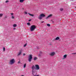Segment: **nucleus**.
<instances>
[{
    "label": "nucleus",
    "instance_id": "f257e3e1",
    "mask_svg": "<svg viewBox=\"0 0 76 76\" xmlns=\"http://www.w3.org/2000/svg\"><path fill=\"white\" fill-rule=\"evenodd\" d=\"M35 66L34 65H33L31 67V69H32V73L33 76H36L37 73H35L36 72V70H38L39 69V66L38 65H36ZM36 67V68H35Z\"/></svg>",
    "mask_w": 76,
    "mask_h": 76
},
{
    "label": "nucleus",
    "instance_id": "f03ea898",
    "mask_svg": "<svg viewBox=\"0 0 76 76\" xmlns=\"http://www.w3.org/2000/svg\"><path fill=\"white\" fill-rule=\"evenodd\" d=\"M36 28V26L35 25H33L31 26L30 27V31H34Z\"/></svg>",
    "mask_w": 76,
    "mask_h": 76
},
{
    "label": "nucleus",
    "instance_id": "7ed1b4c3",
    "mask_svg": "<svg viewBox=\"0 0 76 76\" xmlns=\"http://www.w3.org/2000/svg\"><path fill=\"white\" fill-rule=\"evenodd\" d=\"M15 59H12L10 60V61L9 64L11 65H12V64L15 63Z\"/></svg>",
    "mask_w": 76,
    "mask_h": 76
},
{
    "label": "nucleus",
    "instance_id": "20e7f679",
    "mask_svg": "<svg viewBox=\"0 0 76 76\" xmlns=\"http://www.w3.org/2000/svg\"><path fill=\"white\" fill-rule=\"evenodd\" d=\"M32 58V55H31L29 56V57L28 58V61L29 62H31V60Z\"/></svg>",
    "mask_w": 76,
    "mask_h": 76
},
{
    "label": "nucleus",
    "instance_id": "39448f33",
    "mask_svg": "<svg viewBox=\"0 0 76 76\" xmlns=\"http://www.w3.org/2000/svg\"><path fill=\"white\" fill-rule=\"evenodd\" d=\"M56 53L55 52H52L50 53V55L51 56H53L55 55Z\"/></svg>",
    "mask_w": 76,
    "mask_h": 76
},
{
    "label": "nucleus",
    "instance_id": "423d86ee",
    "mask_svg": "<svg viewBox=\"0 0 76 76\" xmlns=\"http://www.w3.org/2000/svg\"><path fill=\"white\" fill-rule=\"evenodd\" d=\"M22 49H20V50L19 52L18 53V56H20V54H21V53H22Z\"/></svg>",
    "mask_w": 76,
    "mask_h": 76
},
{
    "label": "nucleus",
    "instance_id": "0eeeda50",
    "mask_svg": "<svg viewBox=\"0 0 76 76\" xmlns=\"http://www.w3.org/2000/svg\"><path fill=\"white\" fill-rule=\"evenodd\" d=\"M52 16V15L50 14L49 15L48 17H47L46 18V19H49V18H50L51 16Z\"/></svg>",
    "mask_w": 76,
    "mask_h": 76
},
{
    "label": "nucleus",
    "instance_id": "6e6552de",
    "mask_svg": "<svg viewBox=\"0 0 76 76\" xmlns=\"http://www.w3.org/2000/svg\"><path fill=\"white\" fill-rule=\"evenodd\" d=\"M42 17H45V15L44 14H41L40 15Z\"/></svg>",
    "mask_w": 76,
    "mask_h": 76
},
{
    "label": "nucleus",
    "instance_id": "1a4fd4ad",
    "mask_svg": "<svg viewBox=\"0 0 76 76\" xmlns=\"http://www.w3.org/2000/svg\"><path fill=\"white\" fill-rule=\"evenodd\" d=\"M25 0H20V3H23Z\"/></svg>",
    "mask_w": 76,
    "mask_h": 76
},
{
    "label": "nucleus",
    "instance_id": "9d476101",
    "mask_svg": "<svg viewBox=\"0 0 76 76\" xmlns=\"http://www.w3.org/2000/svg\"><path fill=\"white\" fill-rule=\"evenodd\" d=\"M56 40H58V39H60V38L58 37H57L56 39Z\"/></svg>",
    "mask_w": 76,
    "mask_h": 76
},
{
    "label": "nucleus",
    "instance_id": "9b49d317",
    "mask_svg": "<svg viewBox=\"0 0 76 76\" xmlns=\"http://www.w3.org/2000/svg\"><path fill=\"white\" fill-rule=\"evenodd\" d=\"M37 57H35L34 58V61H35L36 60H37Z\"/></svg>",
    "mask_w": 76,
    "mask_h": 76
},
{
    "label": "nucleus",
    "instance_id": "f8f14e48",
    "mask_svg": "<svg viewBox=\"0 0 76 76\" xmlns=\"http://www.w3.org/2000/svg\"><path fill=\"white\" fill-rule=\"evenodd\" d=\"M28 14H29V15H30V16H32V17H33L34 16L33 15L29 13H28Z\"/></svg>",
    "mask_w": 76,
    "mask_h": 76
},
{
    "label": "nucleus",
    "instance_id": "ddd939ff",
    "mask_svg": "<svg viewBox=\"0 0 76 76\" xmlns=\"http://www.w3.org/2000/svg\"><path fill=\"white\" fill-rule=\"evenodd\" d=\"M38 18L39 19H42V17L41 15H40V16Z\"/></svg>",
    "mask_w": 76,
    "mask_h": 76
},
{
    "label": "nucleus",
    "instance_id": "4468645a",
    "mask_svg": "<svg viewBox=\"0 0 76 76\" xmlns=\"http://www.w3.org/2000/svg\"><path fill=\"white\" fill-rule=\"evenodd\" d=\"M13 26L15 28V27L17 26V25L14 24L13 25Z\"/></svg>",
    "mask_w": 76,
    "mask_h": 76
},
{
    "label": "nucleus",
    "instance_id": "2eb2a0df",
    "mask_svg": "<svg viewBox=\"0 0 76 76\" xmlns=\"http://www.w3.org/2000/svg\"><path fill=\"white\" fill-rule=\"evenodd\" d=\"M40 54L38 55V57H40L41 54V51H40Z\"/></svg>",
    "mask_w": 76,
    "mask_h": 76
},
{
    "label": "nucleus",
    "instance_id": "dca6fc26",
    "mask_svg": "<svg viewBox=\"0 0 76 76\" xmlns=\"http://www.w3.org/2000/svg\"><path fill=\"white\" fill-rule=\"evenodd\" d=\"M26 64L25 63L24 65L23 68H25V67H26Z\"/></svg>",
    "mask_w": 76,
    "mask_h": 76
},
{
    "label": "nucleus",
    "instance_id": "f3484780",
    "mask_svg": "<svg viewBox=\"0 0 76 76\" xmlns=\"http://www.w3.org/2000/svg\"><path fill=\"white\" fill-rule=\"evenodd\" d=\"M3 14H0V17H2V16H3Z\"/></svg>",
    "mask_w": 76,
    "mask_h": 76
},
{
    "label": "nucleus",
    "instance_id": "a211bd4d",
    "mask_svg": "<svg viewBox=\"0 0 76 76\" xmlns=\"http://www.w3.org/2000/svg\"><path fill=\"white\" fill-rule=\"evenodd\" d=\"M64 58H66V57H67V55H64Z\"/></svg>",
    "mask_w": 76,
    "mask_h": 76
},
{
    "label": "nucleus",
    "instance_id": "6ab92c4d",
    "mask_svg": "<svg viewBox=\"0 0 76 76\" xmlns=\"http://www.w3.org/2000/svg\"><path fill=\"white\" fill-rule=\"evenodd\" d=\"M47 26H50V24H47Z\"/></svg>",
    "mask_w": 76,
    "mask_h": 76
},
{
    "label": "nucleus",
    "instance_id": "aec40b11",
    "mask_svg": "<svg viewBox=\"0 0 76 76\" xmlns=\"http://www.w3.org/2000/svg\"><path fill=\"white\" fill-rule=\"evenodd\" d=\"M63 10V8H61L60 9V10H61V11H62V10Z\"/></svg>",
    "mask_w": 76,
    "mask_h": 76
},
{
    "label": "nucleus",
    "instance_id": "412c9836",
    "mask_svg": "<svg viewBox=\"0 0 76 76\" xmlns=\"http://www.w3.org/2000/svg\"><path fill=\"white\" fill-rule=\"evenodd\" d=\"M27 25H30V23H27Z\"/></svg>",
    "mask_w": 76,
    "mask_h": 76
},
{
    "label": "nucleus",
    "instance_id": "4be33fe9",
    "mask_svg": "<svg viewBox=\"0 0 76 76\" xmlns=\"http://www.w3.org/2000/svg\"><path fill=\"white\" fill-rule=\"evenodd\" d=\"M3 51H5V48L4 47L3 48Z\"/></svg>",
    "mask_w": 76,
    "mask_h": 76
},
{
    "label": "nucleus",
    "instance_id": "5701e85b",
    "mask_svg": "<svg viewBox=\"0 0 76 76\" xmlns=\"http://www.w3.org/2000/svg\"><path fill=\"white\" fill-rule=\"evenodd\" d=\"M27 44H25V45H24L23 46V47H26L27 45Z\"/></svg>",
    "mask_w": 76,
    "mask_h": 76
},
{
    "label": "nucleus",
    "instance_id": "b1692460",
    "mask_svg": "<svg viewBox=\"0 0 76 76\" xmlns=\"http://www.w3.org/2000/svg\"><path fill=\"white\" fill-rule=\"evenodd\" d=\"M11 18H12V19H14V17L13 16H12L11 17Z\"/></svg>",
    "mask_w": 76,
    "mask_h": 76
},
{
    "label": "nucleus",
    "instance_id": "393cba45",
    "mask_svg": "<svg viewBox=\"0 0 76 76\" xmlns=\"http://www.w3.org/2000/svg\"><path fill=\"white\" fill-rule=\"evenodd\" d=\"M37 49H39V48H40V47H37Z\"/></svg>",
    "mask_w": 76,
    "mask_h": 76
},
{
    "label": "nucleus",
    "instance_id": "a878e982",
    "mask_svg": "<svg viewBox=\"0 0 76 76\" xmlns=\"http://www.w3.org/2000/svg\"><path fill=\"white\" fill-rule=\"evenodd\" d=\"M7 2H9V1L7 0L5 1L6 3H7Z\"/></svg>",
    "mask_w": 76,
    "mask_h": 76
},
{
    "label": "nucleus",
    "instance_id": "bb28decb",
    "mask_svg": "<svg viewBox=\"0 0 76 76\" xmlns=\"http://www.w3.org/2000/svg\"><path fill=\"white\" fill-rule=\"evenodd\" d=\"M24 13L26 14V15H27V12H24Z\"/></svg>",
    "mask_w": 76,
    "mask_h": 76
},
{
    "label": "nucleus",
    "instance_id": "cd10ccee",
    "mask_svg": "<svg viewBox=\"0 0 76 76\" xmlns=\"http://www.w3.org/2000/svg\"><path fill=\"white\" fill-rule=\"evenodd\" d=\"M31 20H32L30 19L28 20V22H30V21H31Z\"/></svg>",
    "mask_w": 76,
    "mask_h": 76
},
{
    "label": "nucleus",
    "instance_id": "c85d7f7f",
    "mask_svg": "<svg viewBox=\"0 0 76 76\" xmlns=\"http://www.w3.org/2000/svg\"><path fill=\"white\" fill-rule=\"evenodd\" d=\"M18 64H20V61H18Z\"/></svg>",
    "mask_w": 76,
    "mask_h": 76
},
{
    "label": "nucleus",
    "instance_id": "c756f323",
    "mask_svg": "<svg viewBox=\"0 0 76 76\" xmlns=\"http://www.w3.org/2000/svg\"><path fill=\"white\" fill-rule=\"evenodd\" d=\"M23 56H25V54L23 53Z\"/></svg>",
    "mask_w": 76,
    "mask_h": 76
},
{
    "label": "nucleus",
    "instance_id": "7c9ffc66",
    "mask_svg": "<svg viewBox=\"0 0 76 76\" xmlns=\"http://www.w3.org/2000/svg\"><path fill=\"white\" fill-rule=\"evenodd\" d=\"M11 15H13V13H11Z\"/></svg>",
    "mask_w": 76,
    "mask_h": 76
},
{
    "label": "nucleus",
    "instance_id": "2f4dec72",
    "mask_svg": "<svg viewBox=\"0 0 76 76\" xmlns=\"http://www.w3.org/2000/svg\"><path fill=\"white\" fill-rule=\"evenodd\" d=\"M76 53H72V54H76Z\"/></svg>",
    "mask_w": 76,
    "mask_h": 76
},
{
    "label": "nucleus",
    "instance_id": "473e14b6",
    "mask_svg": "<svg viewBox=\"0 0 76 76\" xmlns=\"http://www.w3.org/2000/svg\"><path fill=\"white\" fill-rule=\"evenodd\" d=\"M43 22H44V21H42L41 23H43Z\"/></svg>",
    "mask_w": 76,
    "mask_h": 76
},
{
    "label": "nucleus",
    "instance_id": "72a5a7b5",
    "mask_svg": "<svg viewBox=\"0 0 76 76\" xmlns=\"http://www.w3.org/2000/svg\"><path fill=\"white\" fill-rule=\"evenodd\" d=\"M16 29V28H15L14 29Z\"/></svg>",
    "mask_w": 76,
    "mask_h": 76
},
{
    "label": "nucleus",
    "instance_id": "f704fd0d",
    "mask_svg": "<svg viewBox=\"0 0 76 76\" xmlns=\"http://www.w3.org/2000/svg\"><path fill=\"white\" fill-rule=\"evenodd\" d=\"M21 76H24L23 75H21Z\"/></svg>",
    "mask_w": 76,
    "mask_h": 76
},
{
    "label": "nucleus",
    "instance_id": "c9c22d12",
    "mask_svg": "<svg viewBox=\"0 0 76 76\" xmlns=\"http://www.w3.org/2000/svg\"><path fill=\"white\" fill-rule=\"evenodd\" d=\"M37 76H39V75H37Z\"/></svg>",
    "mask_w": 76,
    "mask_h": 76
}]
</instances>
